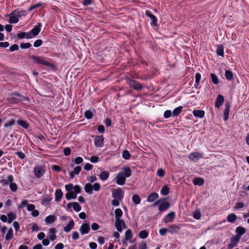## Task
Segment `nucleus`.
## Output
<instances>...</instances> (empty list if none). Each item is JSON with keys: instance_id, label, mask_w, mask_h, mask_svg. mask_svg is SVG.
<instances>
[{"instance_id": "f257e3e1", "label": "nucleus", "mask_w": 249, "mask_h": 249, "mask_svg": "<svg viewBox=\"0 0 249 249\" xmlns=\"http://www.w3.org/2000/svg\"><path fill=\"white\" fill-rule=\"evenodd\" d=\"M131 170L127 166L122 168V171L116 175L115 179L116 183L119 185H123L125 183L126 178H128L131 175Z\"/></svg>"}, {"instance_id": "f03ea898", "label": "nucleus", "mask_w": 249, "mask_h": 249, "mask_svg": "<svg viewBox=\"0 0 249 249\" xmlns=\"http://www.w3.org/2000/svg\"><path fill=\"white\" fill-rule=\"evenodd\" d=\"M31 58L32 59V61L36 64L44 65L45 66H49L51 68L55 67L54 65L53 64L51 63L50 62L46 61L44 57L33 55L31 56Z\"/></svg>"}, {"instance_id": "7ed1b4c3", "label": "nucleus", "mask_w": 249, "mask_h": 249, "mask_svg": "<svg viewBox=\"0 0 249 249\" xmlns=\"http://www.w3.org/2000/svg\"><path fill=\"white\" fill-rule=\"evenodd\" d=\"M125 80L128 84L130 87L132 88L134 90H141L143 88L142 86L136 80L131 79L129 77L125 78Z\"/></svg>"}, {"instance_id": "20e7f679", "label": "nucleus", "mask_w": 249, "mask_h": 249, "mask_svg": "<svg viewBox=\"0 0 249 249\" xmlns=\"http://www.w3.org/2000/svg\"><path fill=\"white\" fill-rule=\"evenodd\" d=\"M46 171L45 166L41 165H37L34 167V172L36 177L37 178H40L43 176Z\"/></svg>"}, {"instance_id": "39448f33", "label": "nucleus", "mask_w": 249, "mask_h": 249, "mask_svg": "<svg viewBox=\"0 0 249 249\" xmlns=\"http://www.w3.org/2000/svg\"><path fill=\"white\" fill-rule=\"evenodd\" d=\"M112 196L113 198L121 201L124 196V192L120 188L115 189L112 191Z\"/></svg>"}, {"instance_id": "423d86ee", "label": "nucleus", "mask_w": 249, "mask_h": 249, "mask_svg": "<svg viewBox=\"0 0 249 249\" xmlns=\"http://www.w3.org/2000/svg\"><path fill=\"white\" fill-rule=\"evenodd\" d=\"M114 213L115 218V224L116 226H118L120 222H122L123 224H124V220L121 219L123 213L122 210L120 208H117L115 210Z\"/></svg>"}, {"instance_id": "0eeeda50", "label": "nucleus", "mask_w": 249, "mask_h": 249, "mask_svg": "<svg viewBox=\"0 0 249 249\" xmlns=\"http://www.w3.org/2000/svg\"><path fill=\"white\" fill-rule=\"evenodd\" d=\"M203 158V155L200 153L195 152L191 153L188 155V159L192 161L196 162L199 159Z\"/></svg>"}, {"instance_id": "6e6552de", "label": "nucleus", "mask_w": 249, "mask_h": 249, "mask_svg": "<svg viewBox=\"0 0 249 249\" xmlns=\"http://www.w3.org/2000/svg\"><path fill=\"white\" fill-rule=\"evenodd\" d=\"M41 26V23L40 22H38L37 23V25L36 26L33 28L30 32H28L29 34H30L31 36H32V38L39 34L41 30L40 27Z\"/></svg>"}, {"instance_id": "1a4fd4ad", "label": "nucleus", "mask_w": 249, "mask_h": 249, "mask_svg": "<svg viewBox=\"0 0 249 249\" xmlns=\"http://www.w3.org/2000/svg\"><path fill=\"white\" fill-rule=\"evenodd\" d=\"M90 226L88 223H83L79 229V231L82 235L88 234L90 231Z\"/></svg>"}, {"instance_id": "9d476101", "label": "nucleus", "mask_w": 249, "mask_h": 249, "mask_svg": "<svg viewBox=\"0 0 249 249\" xmlns=\"http://www.w3.org/2000/svg\"><path fill=\"white\" fill-rule=\"evenodd\" d=\"M8 180L10 183L9 185L10 190L12 192H16L18 190V186L16 183L12 182L14 180L13 176L12 175H9L8 176Z\"/></svg>"}, {"instance_id": "9b49d317", "label": "nucleus", "mask_w": 249, "mask_h": 249, "mask_svg": "<svg viewBox=\"0 0 249 249\" xmlns=\"http://www.w3.org/2000/svg\"><path fill=\"white\" fill-rule=\"evenodd\" d=\"M181 228V225L179 224H172L169 226L168 232L173 234L177 232Z\"/></svg>"}, {"instance_id": "f8f14e48", "label": "nucleus", "mask_w": 249, "mask_h": 249, "mask_svg": "<svg viewBox=\"0 0 249 249\" xmlns=\"http://www.w3.org/2000/svg\"><path fill=\"white\" fill-rule=\"evenodd\" d=\"M175 216V213L173 212L168 213L164 217L163 221L165 223L172 222Z\"/></svg>"}, {"instance_id": "ddd939ff", "label": "nucleus", "mask_w": 249, "mask_h": 249, "mask_svg": "<svg viewBox=\"0 0 249 249\" xmlns=\"http://www.w3.org/2000/svg\"><path fill=\"white\" fill-rule=\"evenodd\" d=\"M224 101V96L222 95H218L216 99L215 107L216 108H219L223 104Z\"/></svg>"}, {"instance_id": "4468645a", "label": "nucleus", "mask_w": 249, "mask_h": 249, "mask_svg": "<svg viewBox=\"0 0 249 249\" xmlns=\"http://www.w3.org/2000/svg\"><path fill=\"white\" fill-rule=\"evenodd\" d=\"M145 15L149 17L152 21V25L156 26L157 25V18L149 10L145 12Z\"/></svg>"}, {"instance_id": "2eb2a0df", "label": "nucleus", "mask_w": 249, "mask_h": 249, "mask_svg": "<svg viewBox=\"0 0 249 249\" xmlns=\"http://www.w3.org/2000/svg\"><path fill=\"white\" fill-rule=\"evenodd\" d=\"M104 137L101 135L97 136L94 139V143L96 147H101L103 145Z\"/></svg>"}, {"instance_id": "dca6fc26", "label": "nucleus", "mask_w": 249, "mask_h": 249, "mask_svg": "<svg viewBox=\"0 0 249 249\" xmlns=\"http://www.w3.org/2000/svg\"><path fill=\"white\" fill-rule=\"evenodd\" d=\"M170 206V204L168 202H161L159 205V210L160 212L164 211L167 210Z\"/></svg>"}, {"instance_id": "f3484780", "label": "nucleus", "mask_w": 249, "mask_h": 249, "mask_svg": "<svg viewBox=\"0 0 249 249\" xmlns=\"http://www.w3.org/2000/svg\"><path fill=\"white\" fill-rule=\"evenodd\" d=\"M230 107L231 106L229 103L225 104V109L224 111V119L225 121H226L229 118Z\"/></svg>"}, {"instance_id": "a211bd4d", "label": "nucleus", "mask_w": 249, "mask_h": 249, "mask_svg": "<svg viewBox=\"0 0 249 249\" xmlns=\"http://www.w3.org/2000/svg\"><path fill=\"white\" fill-rule=\"evenodd\" d=\"M240 238L236 236H234L231 238V243L228 246L229 249H231L237 245V243L239 242Z\"/></svg>"}, {"instance_id": "6ab92c4d", "label": "nucleus", "mask_w": 249, "mask_h": 249, "mask_svg": "<svg viewBox=\"0 0 249 249\" xmlns=\"http://www.w3.org/2000/svg\"><path fill=\"white\" fill-rule=\"evenodd\" d=\"M63 192L60 189H57L55 192V200L56 202H59L61 201L62 196Z\"/></svg>"}, {"instance_id": "aec40b11", "label": "nucleus", "mask_w": 249, "mask_h": 249, "mask_svg": "<svg viewBox=\"0 0 249 249\" xmlns=\"http://www.w3.org/2000/svg\"><path fill=\"white\" fill-rule=\"evenodd\" d=\"M236 232L237 234L235 236L240 238L241 236L246 232V230L244 228L239 226L236 228Z\"/></svg>"}, {"instance_id": "412c9836", "label": "nucleus", "mask_w": 249, "mask_h": 249, "mask_svg": "<svg viewBox=\"0 0 249 249\" xmlns=\"http://www.w3.org/2000/svg\"><path fill=\"white\" fill-rule=\"evenodd\" d=\"M27 14V12L26 11H18V10H15L13 11L11 15H14L17 16L18 18H20L22 16H25Z\"/></svg>"}, {"instance_id": "4be33fe9", "label": "nucleus", "mask_w": 249, "mask_h": 249, "mask_svg": "<svg viewBox=\"0 0 249 249\" xmlns=\"http://www.w3.org/2000/svg\"><path fill=\"white\" fill-rule=\"evenodd\" d=\"M56 220V217L54 215H49L47 216L45 219V221L47 224H51Z\"/></svg>"}, {"instance_id": "5701e85b", "label": "nucleus", "mask_w": 249, "mask_h": 249, "mask_svg": "<svg viewBox=\"0 0 249 249\" xmlns=\"http://www.w3.org/2000/svg\"><path fill=\"white\" fill-rule=\"evenodd\" d=\"M159 197V195L157 193H151L147 197V201L148 202H152Z\"/></svg>"}, {"instance_id": "b1692460", "label": "nucleus", "mask_w": 249, "mask_h": 249, "mask_svg": "<svg viewBox=\"0 0 249 249\" xmlns=\"http://www.w3.org/2000/svg\"><path fill=\"white\" fill-rule=\"evenodd\" d=\"M193 113L195 117L202 118L204 116L205 112L203 110H195L193 111Z\"/></svg>"}, {"instance_id": "393cba45", "label": "nucleus", "mask_w": 249, "mask_h": 249, "mask_svg": "<svg viewBox=\"0 0 249 249\" xmlns=\"http://www.w3.org/2000/svg\"><path fill=\"white\" fill-rule=\"evenodd\" d=\"M84 189L86 193L87 194L91 195L93 193L92 185L90 183H87L85 186Z\"/></svg>"}, {"instance_id": "a878e982", "label": "nucleus", "mask_w": 249, "mask_h": 249, "mask_svg": "<svg viewBox=\"0 0 249 249\" xmlns=\"http://www.w3.org/2000/svg\"><path fill=\"white\" fill-rule=\"evenodd\" d=\"M66 198L68 200L75 199L77 197V195L73 191H71L66 194Z\"/></svg>"}, {"instance_id": "bb28decb", "label": "nucleus", "mask_w": 249, "mask_h": 249, "mask_svg": "<svg viewBox=\"0 0 249 249\" xmlns=\"http://www.w3.org/2000/svg\"><path fill=\"white\" fill-rule=\"evenodd\" d=\"M74 225V222L72 219H71L69 223V224L64 228V230L67 232H69L72 229Z\"/></svg>"}, {"instance_id": "cd10ccee", "label": "nucleus", "mask_w": 249, "mask_h": 249, "mask_svg": "<svg viewBox=\"0 0 249 249\" xmlns=\"http://www.w3.org/2000/svg\"><path fill=\"white\" fill-rule=\"evenodd\" d=\"M17 36L19 38H26L27 39H30L32 38V36H31L30 34L26 32H21L18 34Z\"/></svg>"}, {"instance_id": "c85d7f7f", "label": "nucleus", "mask_w": 249, "mask_h": 249, "mask_svg": "<svg viewBox=\"0 0 249 249\" xmlns=\"http://www.w3.org/2000/svg\"><path fill=\"white\" fill-rule=\"evenodd\" d=\"M204 183V179L201 178H196L194 179L193 183L195 185L202 186Z\"/></svg>"}, {"instance_id": "c756f323", "label": "nucleus", "mask_w": 249, "mask_h": 249, "mask_svg": "<svg viewBox=\"0 0 249 249\" xmlns=\"http://www.w3.org/2000/svg\"><path fill=\"white\" fill-rule=\"evenodd\" d=\"M56 230L54 228H51L49 230V238L52 241L56 239V235L54 234Z\"/></svg>"}, {"instance_id": "7c9ffc66", "label": "nucleus", "mask_w": 249, "mask_h": 249, "mask_svg": "<svg viewBox=\"0 0 249 249\" xmlns=\"http://www.w3.org/2000/svg\"><path fill=\"white\" fill-rule=\"evenodd\" d=\"M109 174L107 171H102L99 175L100 178L102 180H107L109 177Z\"/></svg>"}, {"instance_id": "2f4dec72", "label": "nucleus", "mask_w": 249, "mask_h": 249, "mask_svg": "<svg viewBox=\"0 0 249 249\" xmlns=\"http://www.w3.org/2000/svg\"><path fill=\"white\" fill-rule=\"evenodd\" d=\"M14 234H13V230L12 228H10L8 230L7 233L5 235V239L7 241L10 240L13 238Z\"/></svg>"}, {"instance_id": "473e14b6", "label": "nucleus", "mask_w": 249, "mask_h": 249, "mask_svg": "<svg viewBox=\"0 0 249 249\" xmlns=\"http://www.w3.org/2000/svg\"><path fill=\"white\" fill-rule=\"evenodd\" d=\"M237 218V216L234 213L230 214L227 216V220L229 222L234 223L235 222Z\"/></svg>"}, {"instance_id": "72a5a7b5", "label": "nucleus", "mask_w": 249, "mask_h": 249, "mask_svg": "<svg viewBox=\"0 0 249 249\" xmlns=\"http://www.w3.org/2000/svg\"><path fill=\"white\" fill-rule=\"evenodd\" d=\"M7 217H8V223H11L12 222L15 220L16 217V214L13 212H10L7 214Z\"/></svg>"}, {"instance_id": "f704fd0d", "label": "nucleus", "mask_w": 249, "mask_h": 249, "mask_svg": "<svg viewBox=\"0 0 249 249\" xmlns=\"http://www.w3.org/2000/svg\"><path fill=\"white\" fill-rule=\"evenodd\" d=\"M182 106H179V107H178L175 108L173 111L172 116L173 117L177 116L180 113V112L182 111Z\"/></svg>"}, {"instance_id": "c9c22d12", "label": "nucleus", "mask_w": 249, "mask_h": 249, "mask_svg": "<svg viewBox=\"0 0 249 249\" xmlns=\"http://www.w3.org/2000/svg\"><path fill=\"white\" fill-rule=\"evenodd\" d=\"M132 199L133 202H134V203L135 204L138 205V204H140L141 199L139 195H138L137 194L134 195L132 196Z\"/></svg>"}, {"instance_id": "e433bc0d", "label": "nucleus", "mask_w": 249, "mask_h": 249, "mask_svg": "<svg viewBox=\"0 0 249 249\" xmlns=\"http://www.w3.org/2000/svg\"><path fill=\"white\" fill-rule=\"evenodd\" d=\"M9 22L10 23H17L18 21V17L14 15L10 14Z\"/></svg>"}, {"instance_id": "4c0bfd02", "label": "nucleus", "mask_w": 249, "mask_h": 249, "mask_svg": "<svg viewBox=\"0 0 249 249\" xmlns=\"http://www.w3.org/2000/svg\"><path fill=\"white\" fill-rule=\"evenodd\" d=\"M216 53L217 55L223 56H224V48L222 45H218L216 49Z\"/></svg>"}, {"instance_id": "58836bf2", "label": "nucleus", "mask_w": 249, "mask_h": 249, "mask_svg": "<svg viewBox=\"0 0 249 249\" xmlns=\"http://www.w3.org/2000/svg\"><path fill=\"white\" fill-rule=\"evenodd\" d=\"M17 123L18 125L22 126L24 128L27 129L29 127V124L27 123V122L22 120H18L17 121Z\"/></svg>"}, {"instance_id": "ea45409f", "label": "nucleus", "mask_w": 249, "mask_h": 249, "mask_svg": "<svg viewBox=\"0 0 249 249\" xmlns=\"http://www.w3.org/2000/svg\"><path fill=\"white\" fill-rule=\"evenodd\" d=\"M169 193V188L166 185L163 186L160 190V193L163 196L167 195Z\"/></svg>"}, {"instance_id": "a19ab883", "label": "nucleus", "mask_w": 249, "mask_h": 249, "mask_svg": "<svg viewBox=\"0 0 249 249\" xmlns=\"http://www.w3.org/2000/svg\"><path fill=\"white\" fill-rule=\"evenodd\" d=\"M115 226L117 229V230L119 231V232H122V231H123V228H124V229L126 228V225H125V222H124V223L123 224V223L122 222H120L119 223V225L117 226H116V225L115 224Z\"/></svg>"}, {"instance_id": "79ce46f5", "label": "nucleus", "mask_w": 249, "mask_h": 249, "mask_svg": "<svg viewBox=\"0 0 249 249\" xmlns=\"http://www.w3.org/2000/svg\"><path fill=\"white\" fill-rule=\"evenodd\" d=\"M225 77L228 80H231L233 79L232 72L231 71L226 70L225 71Z\"/></svg>"}, {"instance_id": "37998d69", "label": "nucleus", "mask_w": 249, "mask_h": 249, "mask_svg": "<svg viewBox=\"0 0 249 249\" xmlns=\"http://www.w3.org/2000/svg\"><path fill=\"white\" fill-rule=\"evenodd\" d=\"M148 232L145 230L141 231L139 234V237L142 239L146 238L148 236Z\"/></svg>"}, {"instance_id": "c03bdc74", "label": "nucleus", "mask_w": 249, "mask_h": 249, "mask_svg": "<svg viewBox=\"0 0 249 249\" xmlns=\"http://www.w3.org/2000/svg\"><path fill=\"white\" fill-rule=\"evenodd\" d=\"M72 204L73 209L75 211L78 212L81 211V207L77 202H73Z\"/></svg>"}, {"instance_id": "a18cd8bd", "label": "nucleus", "mask_w": 249, "mask_h": 249, "mask_svg": "<svg viewBox=\"0 0 249 249\" xmlns=\"http://www.w3.org/2000/svg\"><path fill=\"white\" fill-rule=\"evenodd\" d=\"M132 237V231L130 230H127L125 232V238L126 240H130Z\"/></svg>"}, {"instance_id": "49530a36", "label": "nucleus", "mask_w": 249, "mask_h": 249, "mask_svg": "<svg viewBox=\"0 0 249 249\" xmlns=\"http://www.w3.org/2000/svg\"><path fill=\"white\" fill-rule=\"evenodd\" d=\"M211 77L212 80V82H213V84L216 85L218 83V78L215 74L213 73H211Z\"/></svg>"}, {"instance_id": "de8ad7c7", "label": "nucleus", "mask_w": 249, "mask_h": 249, "mask_svg": "<svg viewBox=\"0 0 249 249\" xmlns=\"http://www.w3.org/2000/svg\"><path fill=\"white\" fill-rule=\"evenodd\" d=\"M244 207V204L242 202H237L233 207L234 210H238Z\"/></svg>"}, {"instance_id": "09e8293b", "label": "nucleus", "mask_w": 249, "mask_h": 249, "mask_svg": "<svg viewBox=\"0 0 249 249\" xmlns=\"http://www.w3.org/2000/svg\"><path fill=\"white\" fill-rule=\"evenodd\" d=\"M123 158L125 160H128L130 157V154L128 151L125 150L123 152L122 154Z\"/></svg>"}, {"instance_id": "8fccbe9b", "label": "nucleus", "mask_w": 249, "mask_h": 249, "mask_svg": "<svg viewBox=\"0 0 249 249\" xmlns=\"http://www.w3.org/2000/svg\"><path fill=\"white\" fill-rule=\"evenodd\" d=\"M84 116L87 119H90L92 117L93 113L89 110H86L84 113Z\"/></svg>"}, {"instance_id": "3c124183", "label": "nucleus", "mask_w": 249, "mask_h": 249, "mask_svg": "<svg viewBox=\"0 0 249 249\" xmlns=\"http://www.w3.org/2000/svg\"><path fill=\"white\" fill-rule=\"evenodd\" d=\"M32 45L30 43H22L20 44V47L21 49H28L30 48Z\"/></svg>"}, {"instance_id": "603ef678", "label": "nucleus", "mask_w": 249, "mask_h": 249, "mask_svg": "<svg viewBox=\"0 0 249 249\" xmlns=\"http://www.w3.org/2000/svg\"><path fill=\"white\" fill-rule=\"evenodd\" d=\"M196 79V85L198 86L199 84V82L201 79V74L199 73H197L195 75Z\"/></svg>"}, {"instance_id": "864d4df0", "label": "nucleus", "mask_w": 249, "mask_h": 249, "mask_svg": "<svg viewBox=\"0 0 249 249\" xmlns=\"http://www.w3.org/2000/svg\"><path fill=\"white\" fill-rule=\"evenodd\" d=\"M194 218L196 219H199L201 217V213L199 211H196L193 215Z\"/></svg>"}, {"instance_id": "5fc2aeb1", "label": "nucleus", "mask_w": 249, "mask_h": 249, "mask_svg": "<svg viewBox=\"0 0 249 249\" xmlns=\"http://www.w3.org/2000/svg\"><path fill=\"white\" fill-rule=\"evenodd\" d=\"M139 249H147V246L145 241H142L139 246Z\"/></svg>"}, {"instance_id": "6e6d98bb", "label": "nucleus", "mask_w": 249, "mask_h": 249, "mask_svg": "<svg viewBox=\"0 0 249 249\" xmlns=\"http://www.w3.org/2000/svg\"><path fill=\"white\" fill-rule=\"evenodd\" d=\"M89 160L92 163H96L99 160V158L98 156H91Z\"/></svg>"}, {"instance_id": "4d7b16f0", "label": "nucleus", "mask_w": 249, "mask_h": 249, "mask_svg": "<svg viewBox=\"0 0 249 249\" xmlns=\"http://www.w3.org/2000/svg\"><path fill=\"white\" fill-rule=\"evenodd\" d=\"M73 185L71 183L67 184L65 186L66 191L68 192L72 191V190L73 189Z\"/></svg>"}, {"instance_id": "13d9d810", "label": "nucleus", "mask_w": 249, "mask_h": 249, "mask_svg": "<svg viewBox=\"0 0 249 249\" xmlns=\"http://www.w3.org/2000/svg\"><path fill=\"white\" fill-rule=\"evenodd\" d=\"M165 175V172L164 171L160 168V169H159L157 171V175L160 177V178H162Z\"/></svg>"}, {"instance_id": "bf43d9fd", "label": "nucleus", "mask_w": 249, "mask_h": 249, "mask_svg": "<svg viewBox=\"0 0 249 249\" xmlns=\"http://www.w3.org/2000/svg\"><path fill=\"white\" fill-rule=\"evenodd\" d=\"M168 231V229H166L165 228H161L159 230V232H160V234L163 236V235H165L166 234V233Z\"/></svg>"}, {"instance_id": "052dcab7", "label": "nucleus", "mask_w": 249, "mask_h": 249, "mask_svg": "<svg viewBox=\"0 0 249 249\" xmlns=\"http://www.w3.org/2000/svg\"><path fill=\"white\" fill-rule=\"evenodd\" d=\"M42 40L41 39H37L35 41L34 43V46L35 47H38L40 46L42 44Z\"/></svg>"}, {"instance_id": "680f3d73", "label": "nucleus", "mask_w": 249, "mask_h": 249, "mask_svg": "<svg viewBox=\"0 0 249 249\" xmlns=\"http://www.w3.org/2000/svg\"><path fill=\"white\" fill-rule=\"evenodd\" d=\"M101 186L99 183H95L92 185L93 190L98 191L100 189Z\"/></svg>"}, {"instance_id": "e2e57ef3", "label": "nucleus", "mask_w": 249, "mask_h": 249, "mask_svg": "<svg viewBox=\"0 0 249 249\" xmlns=\"http://www.w3.org/2000/svg\"><path fill=\"white\" fill-rule=\"evenodd\" d=\"M84 168L86 171H89L92 170L93 168V165L91 164L87 163L84 165Z\"/></svg>"}, {"instance_id": "0e129e2a", "label": "nucleus", "mask_w": 249, "mask_h": 249, "mask_svg": "<svg viewBox=\"0 0 249 249\" xmlns=\"http://www.w3.org/2000/svg\"><path fill=\"white\" fill-rule=\"evenodd\" d=\"M172 115V113L171 111L169 110H167L164 112L163 116L165 118H169L171 115Z\"/></svg>"}, {"instance_id": "69168bd1", "label": "nucleus", "mask_w": 249, "mask_h": 249, "mask_svg": "<svg viewBox=\"0 0 249 249\" xmlns=\"http://www.w3.org/2000/svg\"><path fill=\"white\" fill-rule=\"evenodd\" d=\"M73 189L74 191V192L75 193L76 195L77 194H79L81 193V187L79 185H76L75 186H74Z\"/></svg>"}, {"instance_id": "338daca9", "label": "nucleus", "mask_w": 249, "mask_h": 249, "mask_svg": "<svg viewBox=\"0 0 249 249\" xmlns=\"http://www.w3.org/2000/svg\"><path fill=\"white\" fill-rule=\"evenodd\" d=\"M18 49H19V47L17 44H14L10 47L9 50L11 52H13L15 51L18 50Z\"/></svg>"}, {"instance_id": "774afa93", "label": "nucleus", "mask_w": 249, "mask_h": 249, "mask_svg": "<svg viewBox=\"0 0 249 249\" xmlns=\"http://www.w3.org/2000/svg\"><path fill=\"white\" fill-rule=\"evenodd\" d=\"M64 154L65 156H69L71 154V150L69 147H66L64 149Z\"/></svg>"}]
</instances>
